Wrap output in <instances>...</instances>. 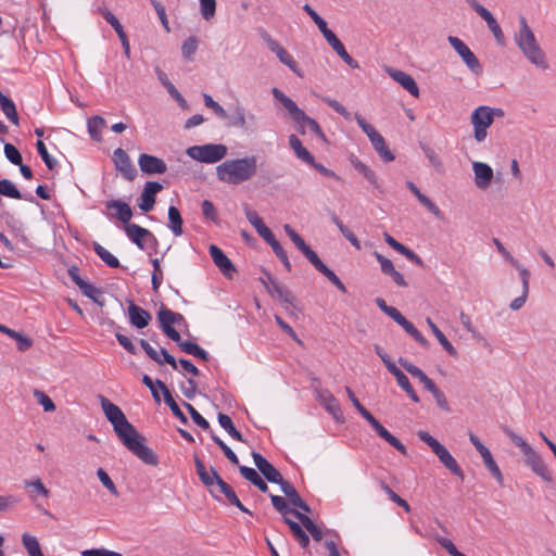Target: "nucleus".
I'll return each instance as SVG.
<instances>
[{
	"label": "nucleus",
	"instance_id": "nucleus-1",
	"mask_svg": "<svg viewBox=\"0 0 556 556\" xmlns=\"http://www.w3.org/2000/svg\"><path fill=\"white\" fill-rule=\"evenodd\" d=\"M102 410L125 447L144 464L157 465V456L144 444L146 439L127 420L123 410L103 395H99Z\"/></svg>",
	"mask_w": 556,
	"mask_h": 556
},
{
	"label": "nucleus",
	"instance_id": "nucleus-2",
	"mask_svg": "<svg viewBox=\"0 0 556 556\" xmlns=\"http://www.w3.org/2000/svg\"><path fill=\"white\" fill-rule=\"evenodd\" d=\"M194 466L200 481L207 488L214 500L222 503H228L239 508L242 513L252 515V513L241 503L235 490L222 479L214 467H210V469H207L199 457H194Z\"/></svg>",
	"mask_w": 556,
	"mask_h": 556
},
{
	"label": "nucleus",
	"instance_id": "nucleus-3",
	"mask_svg": "<svg viewBox=\"0 0 556 556\" xmlns=\"http://www.w3.org/2000/svg\"><path fill=\"white\" fill-rule=\"evenodd\" d=\"M256 173L257 157L255 155L226 160L216 167L218 180L233 186L251 180Z\"/></svg>",
	"mask_w": 556,
	"mask_h": 556
},
{
	"label": "nucleus",
	"instance_id": "nucleus-4",
	"mask_svg": "<svg viewBox=\"0 0 556 556\" xmlns=\"http://www.w3.org/2000/svg\"><path fill=\"white\" fill-rule=\"evenodd\" d=\"M519 30L515 34V42L523 55L536 67L546 70L548 63L545 53L536 41L534 33L527 23L525 16L519 17Z\"/></svg>",
	"mask_w": 556,
	"mask_h": 556
},
{
	"label": "nucleus",
	"instance_id": "nucleus-5",
	"mask_svg": "<svg viewBox=\"0 0 556 556\" xmlns=\"http://www.w3.org/2000/svg\"><path fill=\"white\" fill-rule=\"evenodd\" d=\"M227 154V147L222 143H207L203 146H192L187 149V155L191 159L213 164L223 160Z\"/></svg>",
	"mask_w": 556,
	"mask_h": 556
},
{
	"label": "nucleus",
	"instance_id": "nucleus-6",
	"mask_svg": "<svg viewBox=\"0 0 556 556\" xmlns=\"http://www.w3.org/2000/svg\"><path fill=\"white\" fill-rule=\"evenodd\" d=\"M471 124L473 126V137L478 142L485 140L488 136V128L494 122L493 108L486 105H480L470 116Z\"/></svg>",
	"mask_w": 556,
	"mask_h": 556
},
{
	"label": "nucleus",
	"instance_id": "nucleus-7",
	"mask_svg": "<svg viewBox=\"0 0 556 556\" xmlns=\"http://www.w3.org/2000/svg\"><path fill=\"white\" fill-rule=\"evenodd\" d=\"M447 41L475 75L482 73L480 61L463 40L455 36H448Z\"/></svg>",
	"mask_w": 556,
	"mask_h": 556
},
{
	"label": "nucleus",
	"instance_id": "nucleus-8",
	"mask_svg": "<svg viewBox=\"0 0 556 556\" xmlns=\"http://www.w3.org/2000/svg\"><path fill=\"white\" fill-rule=\"evenodd\" d=\"M124 230L127 237L141 250L146 249V242L153 248L157 245L155 236L150 230L137 224H127L124 226Z\"/></svg>",
	"mask_w": 556,
	"mask_h": 556
},
{
	"label": "nucleus",
	"instance_id": "nucleus-9",
	"mask_svg": "<svg viewBox=\"0 0 556 556\" xmlns=\"http://www.w3.org/2000/svg\"><path fill=\"white\" fill-rule=\"evenodd\" d=\"M254 465L257 470L264 476V478L271 482L279 484L282 482V475L276 469L264 456L257 452L252 453Z\"/></svg>",
	"mask_w": 556,
	"mask_h": 556
},
{
	"label": "nucleus",
	"instance_id": "nucleus-10",
	"mask_svg": "<svg viewBox=\"0 0 556 556\" xmlns=\"http://www.w3.org/2000/svg\"><path fill=\"white\" fill-rule=\"evenodd\" d=\"M113 162L116 169L123 175L125 179L132 181L137 177L136 167L132 165L128 154L122 148H117L114 151Z\"/></svg>",
	"mask_w": 556,
	"mask_h": 556
},
{
	"label": "nucleus",
	"instance_id": "nucleus-11",
	"mask_svg": "<svg viewBox=\"0 0 556 556\" xmlns=\"http://www.w3.org/2000/svg\"><path fill=\"white\" fill-rule=\"evenodd\" d=\"M525 462L534 473L541 477L544 481L551 482L553 480L552 472L542 459V457L531 447L525 454Z\"/></svg>",
	"mask_w": 556,
	"mask_h": 556
},
{
	"label": "nucleus",
	"instance_id": "nucleus-12",
	"mask_svg": "<svg viewBox=\"0 0 556 556\" xmlns=\"http://www.w3.org/2000/svg\"><path fill=\"white\" fill-rule=\"evenodd\" d=\"M138 164L141 172L148 175L164 174L167 169L162 159L146 153L139 155Z\"/></svg>",
	"mask_w": 556,
	"mask_h": 556
},
{
	"label": "nucleus",
	"instance_id": "nucleus-13",
	"mask_svg": "<svg viewBox=\"0 0 556 556\" xmlns=\"http://www.w3.org/2000/svg\"><path fill=\"white\" fill-rule=\"evenodd\" d=\"M387 73L394 81L400 84L413 97H419V88L417 86V83L409 74L392 67H387Z\"/></svg>",
	"mask_w": 556,
	"mask_h": 556
},
{
	"label": "nucleus",
	"instance_id": "nucleus-14",
	"mask_svg": "<svg viewBox=\"0 0 556 556\" xmlns=\"http://www.w3.org/2000/svg\"><path fill=\"white\" fill-rule=\"evenodd\" d=\"M140 346L143 349V351L147 353V355L157 363L159 365H162L164 363L169 364L174 369H177V362L174 358L173 355H170L167 350L161 349L160 352H157L153 346L149 344L148 341L144 339L139 340Z\"/></svg>",
	"mask_w": 556,
	"mask_h": 556
},
{
	"label": "nucleus",
	"instance_id": "nucleus-15",
	"mask_svg": "<svg viewBox=\"0 0 556 556\" xmlns=\"http://www.w3.org/2000/svg\"><path fill=\"white\" fill-rule=\"evenodd\" d=\"M163 186L157 181H148L144 185L140 195L139 207L143 212H150L155 204V194L162 190Z\"/></svg>",
	"mask_w": 556,
	"mask_h": 556
},
{
	"label": "nucleus",
	"instance_id": "nucleus-16",
	"mask_svg": "<svg viewBox=\"0 0 556 556\" xmlns=\"http://www.w3.org/2000/svg\"><path fill=\"white\" fill-rule=\"evenodd\" d=\"M267 279L270 283V287L267 286L268 291L287 307L294 306L295 298L292 292L289 291L288 288H286L279 281H277L270 274H267Z\"/></svg>",
	"mask_w": 556,
	"mask_h": 556
},
{
	"label": "nucleus",
	"instance_id": "nucleus-17",
	"mask_svg": "<svg viewBox=\"0 0 556 556\" xmlns=\"http://www.w3.org/2000/svg\"><path fill=\"white\" fill-rule=\"evenodd\" d=\"M264 39L266 40L269 50L277 55L279 61L287 65L294 73H298V64L292 58V55L283 47H281L277 40L273 39L270 36L266 35L264 36Z\"/></svg>",
	"mask_w": 556,
	"mask_h": 556
},
{
	"label": "nucleus",
	"instance_id": "nucleus-18",
	"mask_svg": "<svg viewBox=\"0 0 556 556\" xmlns=\"http://www.w3.org/2000/svg\"><path fill=\"white\" fill-rule=\"evenodd\" d=\"M210 256L219 270L227 277H231L236 268L228 256L216 245L210 247Z\"/></svg>",
	"mask_w": 556,
	"mask_h": 556
},
{
	"label": "nucleus",
	"instance_id": "nucleus-19",
	"mask_svg": "<svg viewBox=\"0 0 556 556\" xmlns=\"http://www.w3.org/2000/svg\"><path fill=\"white\" fill-rule=\"evenodd\" d=\"M475 173V184L479 189H486L493 179V169L490 165L482 162H475L472 164Z\"/></svg>",
	"mask_w": 556,
	"mask_h": 556
},
{
	"label": "nucleus",
	"instance_id": "nucleus-20",
	"mask_svg": "<svg viewBox=\"0 0 556 556\" xmlns=\"http://www.w3.org/2000/svg\"><path fill=\"white\" fill-rule=\"evenodd\" d=\"M271 93L276 100H278L283 108L288 111L290 117L295 123L299 118H303L304 111L301 110L298 104L289 97H287L278 88H273Z\"/></svg>",
	"mask_w": 556,
	"mask_h": 556
},
{
	"label": "nucleus",
	"instance_id": "nucleus-21",
	"mask_svg": "<svg viewBox=\"0 0 556 556\" xmlns=\"http://www.w3.org/2000/svg\"><path fill=\"white\" fill-rule=\"evenodd\" d=\"M399 363L408 374L417 378L424 384V388L427 391L431 392L434 388H437V384L432 379H430L419 367L408 362L406 358L400 357Z\"/></svg>",
	"mask_w": 556,
	"mask_h": 556
},
{
	"label": "nucleus",
	"instance_id": "nucleus-22",
	"mask_svg": "<svg viewBox=\"0 0 556 556\" xmlns=\"http://www.w3.org/2000/svg\"><path fill=\"white\" fill-rule=\"evenodd\" d=\"M128 318L131 326L142 329L147 327L151 320V314L142 307L136 305L134 302L128 306Z\"/></svg>",
	"mask_w": 556,
	"mask_h": 556
},
{
	"label": "nucleus",
	"instance_id": "nucleus-23",
	"mask_svg": "<svg viewBox=\"0 0 556 556\" xmlns=\"http://www.w3.org/2000/svg\"><path fill=\"white\" fill-rule=\"evenodd\" d=\"M0 195L8 197L11 199L25 200L28 202H35V198L30 193L22 194L16 186L9 179L0 180ZM2 200L0 199V204Z\"/></svg>",
	"mask_w": 556,
	"mask_h": 556
},
{
	"label": "nucleus",
	"instance_id": "nucleus-24",
	"mask_svg": "<svg viewBox=\"0 0 556 556\" xmlns=\"http://www.w3.org/2000/svg\"><path fill=\"white\" fill-rule=\"evenodd\" d=\"M295 124L298 125V130L302 135L314 134L320 140L326 141V137H325L319 124L314 118H311L309 116H307L305 113H304L303 118H299L295 122Z\"/></svg>",
	"mask_w": 556,
	"mask_h": 556
},
{
	"label": "nucleus",
	"instance_id": "nucleus-25",
	"mask_svg": "<svg viewBox=\"0 0 556 556\" xmlns=\"http://www.w3.org/2000/svg\"><path fill=\"white\" fill-rule=\"evenodd\" d=\"M108 210H115V217L127 225L132 217V211L130 206L121 200H110L105 203Z\"/></svg>",
	"mask_w": 556,
	"mask_h": 556
},
{
	"label": "nucleus",
	"instance_id": "nucleus-26",
	"mask_svg": "<svg viewBox=\"0 0 556 556\" xmlns=\"http://www.w3.org/2000/svg\"><path fill=\"white\" fill-rule=\"evenodd\" d=\"M371 427L376 431V433L387 441L391 446H393L396 451H399L401 454L406 455L407 448L406 446L397 439L395 438L390 431H388L378 420L375 421Z\"/></svg>",
	"mask_w": 556,
	"mask_h": 556
},
{
	"label": "nucleus",
	"instance_id": "nucleus-27",
	"mask_svg": "<svg viewBox=\"0 0 556 556\" xmlns=\"http://www.w3.org/2000/svg\"><path fill=\"white\" fill-rule=\"evenodd\" d=\"M350 162L353 165V167L368 181V184L379 192H382L379 179L376 175V173L366 164L361 162L357 159H351Z\"/></svg>",
	"mask_w": 556,
	"mask_h": 556
},
{
	"label": "nucleus",
	"instance_id": "nucleus-28",
	"mask_svg": "<svg viewBox=\"0 0 556 556\" xmlns=\"http://www.w3.org/2000/svg\"><path fill=\"white\" fill-rule=\"evenodd\" d=\"M156 383L159 386V389L163 392L164 401L170 408L174 416H176L182 424H188L187 416L182 413L174 397L172 396L169 390L165 386V383L159 379H156Z\"/></svg>",
	"mask_w": 556,
	"mask_h": 556
},
{
	"label": "nucleus",
	"instance_id": "nucleus-29",
	"mask_svg": "<svg viewBox=\"0 0 556 556\" xmlns=\"http://www.w3.org/2000/svg\"><path fill=\"white\" fill-rule=\"evenodd\" d=\"M440 462L455 476L464 479V471L460 466L457 464L456 459L451 455L445 446L440 450L437 454Z\"/></svg>",
	"mask_w": 556,
	"mask_h": 556
},
{
	"label": "nucleus",
	"instance_id": "nucleus-30",
	"mask_svg": "<svg viewBox=\"0 0 556 556\" xmlns=\"http://www.w3.org/2000/svg\"><path fill=\"white\" fill-rule=\"evenodd\" d=\"M289 146L294 151L296 157L306 164L314 163V156L303 147L301 140L295 135L289 136Z\"/></svg>",
	"mask_w": 556,
	"mask_h": 556
},
{
	"label": "nucleus",
	"instance_id": "nucleus-31",
	"mask_svg": "<svg viewBox=\"0 0 556 556\" xmlns=\"http://www.w3.org/2000/svg\"><path fill=\"white\" fill-rule=\"evenodd\" d=\"M0 108L5 117L14 125L20 124L15 103L0 90Z\"/></svg>",
	"mask_w": 556,
	"mask_h": 556
},
{
	"label": "nucleus",
	"instance_id": "nucleus-32",
	"mask_svg": "<svg viewBox=\"0 0 556 556\" xmlns=\"http://www.w3.org/2000/svg\"><path fill=\"white\" fill-rule=\"evenodd\" d=\"M239 471L241 476L250 481L253 485H255L261 492H267L268 485L267 483L262 479V477L258 475V472L247 466H239Z\"/></svg>",
	"mask_w": 556,
	"mask_h": 556
},
{
	"label": "nucleus",
	"instance_id": "nucleus-33",
	"mask_svg": "<svg viewBox=\"0 0 556 556\" xmlns=\"http://www.w3.org/2000/svg\"><path fill=\"white\" fill-rule=\"evenodd\" d=\"M292 514L295 518L299 519L301 525L309 532L314 541L323 540V531L314 523V521L307 517L305 514H302L299 510H293Z\"/></svg>",
	"mask_w": 556,
	"mask_h": 556
},
{
	"label": "nucleus",
	"instance_id": "nucleus-34",
	"mask_svg": "<svg viewBox=\"0 0 556 556\" xmlns=\"http://www.w3.org/2000/svg\"><path fill=\"white\" fill-rule=\"evenodd\" d=\"M24 488L29 491V497L31 500H36L38 495L42 497L50 496V491L46 488L40 478L25 480Z\"/></svg>",
	"mask_w": 556,
	"mask_h": 556
},
{
	"label": "nucleus",
	"instance_id": "nucleus-35",
	"mask_svg": "<svg viewBox=\"0 0 556 556\" xmlns=\"http://www.w3.org/2000/svg\"><path fill=\"white\" fill-rule=\"evenodd\" d=\"M427 324L432 330L433 334L442 345V348L454 358L458 356L457 350L453 346V344L447 340L444 333L437 327V325L432 321L431 318H427Z\"/></svg>",
	"mask_w": 556,
	"mask_h": 556
},
{
	"label": "nucleus",
	"instance_id": "nucleus-36",
	"mask_svg": "<svg viewBox=\"0 0 556 556\" xmlns=\"http://www.w3.org/2000/svg\"><path fill=\"white\" fill-rule=\"evenodd\" d=\"M529 281L530 271L521 273L522 293L510 302L509 307L511 311H518L525 305L529 294Z\"/></svg>",
	"mask_w": 556,
	"mask_h": 556
},
{
	"label": "nucleus",
	"instance_id": "nucleus-37",
	"mask_svg": "<svg viewBox=\"0 0 556 556\" xmlns=\"http://www.w3.org/2000/svg\"><path fill=\"white\" fill-rule=\"evenodd\" d=\"M92 248L94 253L100 257V260L111 268L119 267V261L115 257L111 252H109L105 248H103L100 243L93 242Z\"/></svg>",
	"mask_w": 556,
	"mask_h": 556
},
{
	"label": "nucleus",
	"instance_id": "nucleus-38",
	"mask_svg": "<svg viewBox=\"0 0 556 556\" xmlns=\"http://www.w3.org/2000/svg\"><path fill=\"white\" fill-rule=\"evenodd\" d=\"M217 419H218V422L220 425V427L235 440L239 441V442H244V439L241 434L240 431H238L236 429V427L233 426V422L231 420V418L226 415V414H223V413H219L218 416H217Z\"/></svg>",
	"mask_w": 556,
	"mask_h": 556
},
{
	"label": "nucleus",
	"instance_id": "nucleus-39",
	"mask_svg": "<svg viewBox=\"0 0 556 556\" xmlns=\"http://www.w3.org/2000/svg\"><path fill=\"white\" fill-rule=\"evenodd\" d=\"M327 40V42L331 46V48L343 59V61L348 62V51L345 50L344 45L339 40L336 34L327 28L321 33Z\"/></svg>",
	"mask_w": 556,
	"mask_h": 556
},
{
	"label": "nucleus",
	"instance_id": "nucleus-40",
	"mask_svg": "<svg viewBox=\"0 0 556 556\" xmlns=\"http://www.w3.org/2000/svg\"><path fill=\"white\" fill-rule=\"evenodd\" d=\"M168 220H169V229L173 231L175 236H180L182 233V217L179 210L176 206H169L168 208Z\"/></svg>",
	"mask_w": 556,
	"mask_h": 556
},
{
	"label": "nucleus",
	"instance_id": "nucleus-41",
	"mask_svg": "<svg viewBox=\"0 0 556 556\" xmlns=\"http://www.w3.org/2000/svg\"><path fill=\"white\" fill-rule=\"evenodd\" d=\"M285 522L289 526L292 534L298 540L301 547L306 548L309 544V538L306 534V532L302 529V527L298 522L287 517H285Z\"/></svg>",
	"mask_w": 556,
	"mask_h": 556
},
{
	"label": "nucleus",
	"instance_id": "nucleus-42",
	"mask_svg": "<svg viewBox=\"0 0 556 556\" xmlns=\"http://www.w3.org/2000/svg\"><path fill=\"white\" fill-rule=\"evenodd\" d=\"M420 148L425 153L426 157L428 159L429 163L431 164V166H433V168L435 169V172L439 174H443L445 169L439 154L428 144L420 143Z\"/></svg>",
	"mask_w": 556,
	"mask_h": 556
},
{
	"label": "nucleus",
	"instance_id": "nucleus-43",
	"mask_svg": "<svg viewBox=\"0 0 556 556\" xmlns=\"http://www.w3.org/2000/svg\"><path fill=\"white\" fill-rule=\"evenodd\" d=\"M87 126H88V132H89L90 137L96 141H100L101 140V130L105 126L104 118L99 115L92 116L88 119Z\"/></svg>",
	"mask_w": 556,
	"mask_h": 556
},
{
	"label": "nucleus",
	"instance_id": "nucleus-44",
	"mask_svg": "<svg viewBox=\"0 0 556 556\" xmlns=\"http://www.w3.org/2000/svg\"><path fill=\"white\" fill-rule=\"evenodd\" d=\"M22 543L29 556H38L42 554L40 544L36 536L30 535L28 533H24L22 535Z\"/></svg>",
	"mask_w": 556,
	"mask_h": 556
},
{
	"label": "nucleus",
	"instance_id": "nucleus-45",
	"mask_svg": "<svg viewBox=\"0 0 556 556\" xmlns=\"http://www.w3.org/2000/svg\"><path fill=\"white\" fill-rule=\"evenodd\" d=\"M180 350L187 354L198 357L202 361H208V354L200 345L194 342L187 341L180 344Z\"/></svg>",
	"mask_w": 556,
	"mask_h": 556
},
{
	"label": "nucleus",
	"instance_id": "nucleus-46",
	"mask_svg": "<svg viewBox=\"0 0 556 556\" xmlns=\"http://www.w3.org/2000/svg\"><path fill=\"white\" fill-rule=\"evenodd\" d=\"M379 485H380L381 490L388 495L390 501H392L396 505L403 507L405 511H407V513L410 511L409 504L404 498L399 496L383 480L379 481Z\"/></svg>",
	"mask_w": 556,
	"mask_h": 556
},
{
	"label": "nucleus",
	"instance_id": "nucleus-47",
	"mask_svg": "<svg viewBox=\"0 0 556 556\" xmlns=\"http://www.w3.org/2000/svg\"><path fill=\"white\" fill-rule=\"evenodd\" d=\"M410 337H413L420 345L427 348L429 345L428 340L422 333L410 323L408 319H404L400 325Z\"/></svg>",
	"mask_w": 556,
	"mask_h": 556
},
{
	"label": "nucleus",
	"instance_id": "nucleus-48",
	"mask_svg": "<svg viewBox=\"0 0 556 556\" xmlns=\"http://www.w3.org/2000/svg\"><path fill=\"white\" fill-rule=\"evenodd\" d=\"M211 438L220 447V450L224 452V455L227 457V459L232 465L239 466V458L235 454V452L219 437H217L213 431H211Z\"/></svg>",
	"mask_w": 556,
	"mask_h": 556
},
{
	"label": "nucleus",
	"instance_id": "nucleus-49",
	"mask_svg": "<svg viewBox=\"0 0 556 556\" xmlns=\"http://www.w3.org/2000/svg\"><path fill=\"white\" fill-rule=\"evenodd\" d=\"M203 100L205 106L211 109L219 119H227L229 117L226 110L218 102H216L210 94L204 93Z\"/></svg>",
	"mask_w": 556,
	"mask_h": 556
},
{
	"label": "nucleus",
	"instance_id": "nucleus-50",
	"mask_svg": "<svg viewBox=\"0 0 556 556\" xmlns=\"http://www.w3.org/2000/svg\"><path fill=\"white\" fill-rule=\"evenodd\" d=\"M78 288L84 295L91 299L93 302L101 304L100 299L102 298V291L99 288L87 281H84Z\"/></svg>",
	"mask_w": 556,
	"mask_h": 556
},
{
	"label": "nucleus",
	"instance_id": "nucleus-51",
	"mask_svg": "<svg viewBox=\"0 0 556 556\" xmlns=\"http://www.w3.org/2000/svg\"><path fill=\"white\" fill-rule=\"evenodd\" d=\"M36 148H37L38 154L41 156L46 166L50 170H53L58 166V161L49 154V152L46 148V144L41 140H38L36 143Z\"/></svg>",
	"mask_w": 556,
	"mask_h": 556
},
{
	"label": "nucleus",
	"instance_id": "nucleus-52",
	"mask_svg": "<svg viewBox=\"0 0 556 556\" xmlns=\"http://www.w3.org/2000/svg\"><path fill=\"white\" fill-rule=\"evenodd\" d=\"M198 39L194 36L188 37L181 46V54L186 60H192L193 54L198 49Z\"/></svg>",
	"mask_w": 556,
	"mask_h": 556
},
{
	"label": "nucleus",
	"instance_id": "nucleus-53",
	"mask_svg": "<svg viewBox=\"0 0 556 556\" xmlns=\"http://www.w3.org/2000/svg\"><path fill=\"white\" fill-rule=\"evenodd\" d=\"M247 119L244 114V109L241 106H237L233 111V114L229 117L228 126L237 127V128H245Z\"/></svg>",
	"mask_w": 556,
	"mask_h": 556
},
{
	"label": "nucleus",
	"instance_id": "nucleus-54",
	"mask_svg": "<svg viewBox=\"0 0 556 556\" xmlns=\"http://www.w3.org/2000/svg\"><path fill=\"white\" fill-rule=\"evenodd\" d=\"M283 229L289 236L290 240L302 253L309 248V245L305 243L303 238L298 232H295V230L290 225H285Z\"/></svg>",
	"mask_w": 556,
	"mask_h": 556
},
{
	"label": "nucleus",
	"instance_id": "nucleus-55",
	"mask_svg": "<svg viewBox=\"0 0 556 556\" xmlns=\"http://www.w3.org/2000/svg\"><path fill=\"white\" fill-rule=\"evenodd\" d=\"M283 229L289 236L290 240L302 253L309 248V245L305 243L303 238L298 232H295V230L290 225H285Z\"/></svg>",
	"mask_w": 556,
	"mask_h": 556
},
{
	"label": "nucleus",
	"instance_id": "nucleus-56",
	"mask_svg": "<svg viewBox=\"0 0 556 556\" xmlns=\"http://www.w3.org/2000/svg\"><path fill=\"white\" fill-rule=\"evenodd\" d=\"M283 229L289 236L290 240L302 253L309 248V245L305 243L303 238L298 232H295V230L290 225H285Z\"/></svg>",
	"mask_w": 556,
	"mask_h": 556
},
{
	"label": "nucleus",
	"instance_id": "nucleus-57",
	"mask_svg": "<svg viewBox=\"0 0 556 556\" xmlns=\"http://www.w3.org/2000/svg\"><path fill=\"white\" fill-rule=\"evenodd\" d=\"M283 229L289 236L290 240L302 253L309 248V245L305 243L303 238L298 232H295V230L290 225H285Z\"/></svg>",
	"mask_w": 556,
	"mask_h": 556
},
{
	"label": "nucleus",
	"instance_id": "nucleus-58",
	"mask_svg": "<svg viewBox=\"0 0 556 556\" xmlns=\"http://www.w3.org/2000/svg\"><path fill=\"white\" fill-rule=\"evenodd\" d=\"M283 229L289 236L290 240L302 253L309 248V245L305 243L303 238L298 232H295V230L290 225H285Z\"/></svg>",
	"mask_w": 556,
	"mask_h": 556
},
{
	"label": "nucleus",
	"instance_id": "nucleus-59",
	"mask_svg": "<svg viewBox=\"0 0 556 556\" xmlns=\"http://www.w3.org/2000/svg\"><path fill=\"white\" fill-rule=\"evenodd\" d=\"M283 229L289 236L290 240L302 253L309 248V245L305 243L303 238L298 232H295V230L290 225H285Z\"/></svg>",
	"mask_w": 556,
	"mask_h": 556
},
{
	"label": "nucleus",
	"instance_id": "nucleus-60",
	"mask_svg": "<svg viewBox=\"0 0 556 556\" xmlns=\"http://www.w3.org/2000/svg\"><path fill=\"white\" fill-rule=\"evenodd\" d=\"M151 263L153 266L152 279H151L152 289L154 292H157L160 289V286L162 285V281H163V271L161 269L159 258H153L151 261Z\"/></svg>",
	"mask_w": 556,
	"mask_h": 556
},
{
	"label": "nucleus",
	"instance_id": "nucleus-61",
	"mask_svg": "<svg viewBox=\"0 0 556 556\" xmlns=\"http://www.w3.org/2000/svg\"><path fill=\"white\" fill-rule=\"evenodd\" d=\"M325 408L333 416V418L338 421H343L342 414L338 406L336 399L332 395H327L324 397Z\"/></svg>",
	"mask_w": 556,
	"mask_h": 556
},
{
	"label": "nucleus",
	"instance_id": "nucleus-62",
	"mask_svg": "<svg viewBox=\"0 0 556 556\" xmlns=\"http://www.w3.org/2000/svg\"><path fill=\"white\" fill-rule=\"evenodd\" d=\"M200 11L204 20L210 21L216 13L215 0H200Z\"/></svg>",
	"mask_w": 556,
	"mask_h": 556
},
{
	"label": "nucleus",
	"instance_id": "nucleus-63",
	"mask_svg": "<svg viewBox=\"0 0 556 556\" xmlns=\"http://www.w3.org/2000/svg\"><path fill=\"white\" fill-rule=\"evenodd\" d=\"M279 485L282 493L289 498L292 505L301 498L300 494L291 482L283 479Z\"/></svg>",
	"mask_w": 556,
	"mask_h": 556
},
{
	"label": "nucleus",
	"instance_id": "nucleus-64",
	"mask_svg": "<svg viewBox=\"0 0 556 556\" xmlns=\"http://www.w3.org/2000/svg\"><path fill=\"white\" fill-rule=\"evenodd\" d=\"M157 319L160 323L161 329H167L169 327H173L175 324L173 320V311L162 307L157 313Z\"/></svg>",
	"mask_w": 556,
	"mask_h": 556
}]
</instances>
